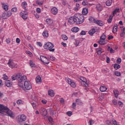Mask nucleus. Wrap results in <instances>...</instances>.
Here are the masks:
<instances>
[{"instance_id":"nucleus-5","label":"nucleus","mask_w":125,"mask_h":125,"mask_svg":"<svg viewBox=\"0 0 125 125\" xmlns=\"http://www.w3.org/2000/svg\"><path fill=\"white\" fill-rule=\"evenodd\" d=\"M22 84L24 88H22V89H23V90H25V89L27 90H30V89H32V84H31L30 82L26 81V80L22 83Z\"/></svg>"},{"instance_id":"nucleus-30","label":"nucleus","mask_w":125,"mask_h":125,"mask_svg":"<svg viewBox=\"0 0 125 125\" xmlns=\"http://www.w3.org/2000/svg\"><path fill=\"white\" fill-rule=\"evenodd\" d=\"M97 9L99 11H101L102 10V6L101 4H99L97 5Z\"/></svg>"},{"instance_id":"nucleus-11","label":"nucleus","mask_w":125,"mask_h":125,"mask_svg":"<svg viewBox=\"0 0 125 125\" xmlns=\"http://www.w3.org/2000/svg\"><path fill=\"white\" fill-rule=\"evenodd\" d=\"M40 111L41 113H42V116H45L46 115H47V111H46V109H45L44 108H41L40 109Z\"/></svg>"},{"instance_id":"nucleus-40","label":"nucleus","mask_w":125,"mask_h":125,"mask_svg":"<svg viewBox=\"0 0 125 125\" xmlns=\"http://www.w3.org/2000/svg\"><path fill=\"white\" fill-rule=\"evenodd\" d=\"M113 92L115 97H118V95H119V91H118V90H115L113 91Z\"/></svg>"},{"instance_id":"nucleus-38","label":"nucleus","mask_w":125,"mask_h":125,"mask_svg":"<svg viewBox=\"0 0 125 125\" xmlns=\"http://www.w3.org/2000/svg\"><path fill=\"white\" fill-rule=\"evenodd\" d=\"M105 4L107 6H110L112 4V1L110 0H107L105 2Z\"/></svg>"},{"instance_id":"nucleus-8","label":"nucleus","mask_w":125,"mask_h":125,"mask_svg":"<svg viewBox=\"0 0 125 125\" xmlns=\"http://www.w3.org/2000/svg\"><path fill=\"white\" fill-rule=\"evenodd\" d=\"M80 80L82 81L81 82V84L85 87H88V84L87 83L86 79L83 77H80Z\"/></svg>"},{"instance_id":"nucleus-63","label":"nucleus","mask_w":125,"mask_h":125,"mask_svg":"<svg viewBox=\"0 0 125 125\" xmlns=\"http://www.w3.org/2000/svg\"><path fill=\"white\" fill-rule=\"evenodd\" d=\"M80 35H86V33H85V31H82L80 33Z\"/></svg>"},{"instance_id":"nucleus-29","label":"nucleus","mask_w":125,"mask_h":125,"mask_svg":"<svg viewBox=\"0 0 125 125\" xmlns=\"http://www.w3.org/2000/svg\"><path fill=\"white\" fill-rule=\"evenodd\" d=\"M21 6L23 8V9H26V8L27 7V2H23L22 3Z\"/></svg>"},{"instance_id":"nucleus-31","label":"nucleus","mask_w":125,"mask_h":125,"mask_svg":"<svg viewBox=\"0 0 125 125\" xmlns=\"http://www.w3.org/2000/svg\"><path fill=\"white\" fill-rule=\"evenodd\" d=\"M74 22V17H70L68 19V23L70 24H73Z\"/></svg>"},{"instance_id":"nucleus-27","label":"nucleus","mask_w":125,"mask_h":125,"mask_svg":"<svg viewBox=\"0 0 125 125\" xmlns=\"http://www.w3.org/2000/svg\"><path fill=\"white\" fill-rule=\"evenodd\" d=\"M42 36L44 38H47L48 37V32L46 30H45L42 33Z\"/></svg>"},{"instance_id":"nucleus-43","label":"nucleus","mask_w":125,"mask_h":125,"mask_svg":"<svg viewBox=\"0 0 125 125\" xmlns=\"http://www.w3.org/2000/svg\"><path fill=\"white\" fill-rule=\"evenodd\" d=\"M106 38H107L106 37V35H105V34H103L102 35L101 37H100V39H101V40H106Z\"/></svg>"},{"instance_id":"nucleus-7","label":"nucleus","mask_w":125,"mask_h":125,"mask_svg":"<svg viewBox=\"0 0 125 125\" xmlns=\"http://www.w3.org/2000/svg\"><path fill=\"white\" fill-rule=\"evenodd\" d=\"M12 15L11 11H8V12H4L2 14V18L3 19H7L8 17H10Z\"/></svg>"},{"instance_id":"nucleus-26","label":"nucleus","mask_w":125,"mask_h":125,"mask_svg":"<svg viewBox=\"0 0 125 125\" xmlns=\"http://www.w3.org/2000/svg\"><path fill=\"white\" fill-rule=\"evenodd\" d=\"M97 52L98 55H101V54L102 53V52H103V51L102 50V48L99 47V48L97 49Z\"/></svg>"},{"instance_id":"nucleus-25","label":"nucleus","mask_w":125,"mask_h":125,"mask_svg":"<svg viewBox=\"0 0 125 125\" xmlns=\"http://www.w3.org/2000/svg\"><path fill=\"white\" fill-rule=\"evenodd\" d=\"M100 90L102 92H104L107 90V87L105 86H101L100 88Z\"/></svg>"},{"instance_id":"nucleus-33","label":"nucleus","mask_w":125,"mask_h":125,"mask_svg":"<svg viewBox=\"0 0 125 125\" xmlns=\"http://www.w3.org/2000/svg\"><path fill=\"white\" fill-rule=\"evenodd\" d=\"M89 20L90 21H91V22H92V23H95V21H96V20H95V18L92 17H90L89 18Z\"/></svg>"},{"instance_id":"nucleus-21","label":"nucleus","mask_w":125,"mask_h":125,"mask_svg":"<svg viewBox=\"0 0 125 125\" xmlns=\"http://www.w3.org/2000/svg\"><path fill=\"white\" fill-rule=\"evenodd\" d=\"M95 29L94 28H92L89 31L88 34L90 36H93L95 34Z\"/></svg>"},{"instance_id":"nucleus-53","label":"nucleus","mask_w":125,"mask_h":125,"mask_svg":"<svg viewBox=\"0 0 125 125\" xmlns=\"http://www.w3.org/2000/svg\"><path fill=\"white\" fill-rule=\"evenodd\" d=\"M105 124H106V125H112V122H111V121H110L109 120H106L105 121Z\"/></svg>"},{"instance_id":"nucleus-17","label":"nucleus","mask_w":125,"mask_h":125,"mask_svg":"<svg viewBox=\"0 0 125 125\" xmlns=\"http://www.w3.org/2000/svg\"><path fill=\"white\" fill-rule=\"evenodd\" d=\"M5 84L7 87H10L12 85V83L10 81L8 80L5 82Z\"/></svg>"},{"instance_id":"nucleus-13","label":"nucleus","mask_w":125,"mask_h":125,"mask_svg":"<svg viewBox=\"0 0 125 125\" xmlns=\"http://www.w3.org/2000/svg\"><path fill=\"white\" fill-rule=\"evenodd\" d=\"M51 12L52 14H54V15H56V14H57V12H58V9L56 7H53L51 8Z\"/></svg>"},{"instance_id":"nucleus-36","label":"nucleus","mask_w":125,"mask_h":125,"mask_svg":"<svg viewBox=\"0 0 125 125\" xmlns=\"http://www.w3.org/2000/svg\"><path fill=\"white\" fill-rule=\"evenodd\" d=\"M42 82V78L40 76H37L36 77V83H41Z\"/></svg>"},{"instance_id":"nucleus-37","label":"nucleus","mask_w":125,"mask_h":125,"mask_svg":"<svg viewBox=\"0 0 125 125\" xmlns=\"http://www.w3.org/2000/svg\"><path fill=\"white\" fill-rule=\"evenodd\" d=\"M65 81L66 82L69 84H70V83H71V82H72L73 81V80H72V79L69 78H65Z\"/></svg>"},{"instance_id":"nucleus-24","label":"nucleus","mask_w":125,"mask_h":125,"mask_svg":"<svg viewBox=\"0 0 125 125\" xmlns=\"http://www.w3.org/2000/svg\"><path fill=\"white\" fill-rule=\"evenodd\" d=\"M118 31V25L114 24L113 27L112 32L114 33H117Z\"/></svg>"},{"instance_id":"nucleus-39","label":"nucleus","mask_w":125,"mask_h":125,"mask_svg":"<svg viewBox=\"0 0 125 125\" xmlns=\"http://www.w3.org/2000/svg\"><path fill=\"white\" fill-rule=\"evenodd\" d=\"M62 38L63 41H67L68 40V37L64 34L62 35Z\"/></svg>"},{"instance_id":"nucleus-60","label":"nucleus","mask_w":125,"mask_h":125,"mask_svg":"<svg viewBox=\"0 0 125 125\" xmlns=\"http://www.w3.org/2000/svg\"><path fill=\"white\" fill-rule=\"evenodd\" d=\"M36 3H37L38 5H42L43 4L42 1L40 2L39 1H36Z\"/></svg>"},{"instance_id":"nucleus-41","label":"nucleus","mask_w":125,"mask_h":125,"mask_svg":"<svg viewBox=\"0 0 125 125\" xmlns=\"http://www.w3.org/2000/svg\"><path fill=\"white\" fill-rule=\"evenodd\" d=\"M26 54H28V55H29V56H30V57H32L33 53L32 52H31L30 51H26Z\"/></svg>"},{"instance_id":"nucleus-64","label":"nucleus","mask_w":125,"mask_h":125,"mask_svg":"<svg viewBox=\"0 0 125 125\" xmlns=\"http://www.w3.org/2000/svg\"><path fill=\"white\" fill-rule=\"evenodd\" d=\"M16 42L17 43H20V42H21V41L20 40V39L17 38Z\"/></svg>"},{"instance_id":"nucleus-2","label":"nucleus","mask_w":125,"mask_h":125,"mask_svg":"<svg viewBox=\"0 0 125 125\" xmlns=\"http://www.w3.org/2000/svg\"><path fill=\"white\" fill-rule=\"evenodd\" d=\"M11 79L13 81H15V80H17L19 82L18 85L21 88L24 89V86H23V83L24 81L27 80V77L26 76H22L21 73H18L16 76H12Z\"/></svg>"},{"instance_id":"nucleus-34","label":"nucleus","mask_w":125,"mask_h":125,"mask_svg":"<svg viewBox=\"0 0 125 125\" xmlns=\"http://www.w3.org/2000/svg\"><path fill=\"white\" fill-rule=\"evenodd\" d=\"M112 20H113V16L110 15L109 18L107 19V22L110 23L112 22Z\"/></svg>"},{"instance_id":"nucleus-47","label":"nucleus","mask_w":125,"mask_h":125,"mask_svg":"<svg viewBox=\"0 0 125 125\" xmlns=\"http://www.w3.org/2000/svg\"><path fill=\"white\" fill-rule=\"evenodd\" d=\"M116 62L118 64H121L122 62V59H121V58H118Z\"/></svg>"},{"instance_id":"nucleus-1","label":"nucleus","mask_w":125,"mask_h":125,"mask_svg":"<svg viewBox=\"0 0 125 125\" xmlns=\"http://www.w3.org/2000/svg\"><path fill=\"white\" fill-rule=\"evenodd\" d=\"M0 113H1L0 116H2L3 117L5 116L6 114L10 118H14L15 117L13 112L8 107L4 106L3 104H0Z\"/></svg>"},{"instance_id":"nucleus-54","label":"nucleus","mask_w":125,"mask_h":125,"mask_svg":"<svg viewBox=\"0 0 125 125\" xmlns=\"http://www.w3.org/2000/svg\"><path fill=\"white\" fill-rule=\"evenodd\" d=\"M48 121L50 123H52V122H53V119L51 116L48 117Z\"/></svg>"},{"instance_id":"nucleus-58","label":"nucleus","mask_w":125,"mask_h":125,"mask_svg":"<svg viewBox=\"0 0 125 125\" xmlns=\"http://www.w3.org/2000/svg\"><path fill=\"white\" fill-rule=\"evenodd\" d=\"M36 11L37 13H41V8L39 7H38L36 9Z\"/></svg>"},{"instance_id":"nucleus-22","label":"nucleus","mask_w":125,"mask_h":125,"mask_svg":"<svg viewBox=\"0 0 125 125\" xmlns=\"http://www.w3.org/2000/svg\"><path fill=\"white\" fill-rule=\"evenodd\" d=\"M98 43H99V44H101V45H103L104 44H106L107 43V42H105V40L102 39L99 41H98Z\"/></svg>"},{"instance_id":"nucleus-6","label":"nucleus","mask_w":125,"mask_h":125,"mask_svg":"<svg viewBox=\"0 0 125 125\" xmlns=\"http://www.w3.org/2000/svg\"><path fill=\"white\" fill-rule=\"evenodd\" d=\"M26 119L27 117L24 114L19 115L17 118V122L18 123H22V122H25Z\"/></svg>"},{"instance_id":"nucleus-61","label":"nucleus","mask_w":125,"mask_h":125,"mask_svg":"<svg viewBox=\"0 0 125 125\" xmlns=\"http://www.w3.org/2000/svg\"><path fill=\"white\" fill-rule=\"evenodd\" d=\"M6 42H7L8 44L10 43V38H7V39H6Z\"/></svg>"},{"instance_id":"nucleus-14","label":"nucleus","mask_w":125,"mask_h":125,"mask_svg":"<svg viewBox=\"0 0 125 125\" xmlns=\"http://www.w3.org/2000/svg\"><path fill=\"white\" fill-rule=\"evenodd\" d=\"M95 24H97L99 26H101L102 27L104 25V23H103V21H102L101 20H96V21H95Z\"/></svg>"},{"instance_id":"nucleus-45","label":"nucleus","mask_w":125,"mask_h":125,"mask_svg":"<svg viewBox=\"0 0 125 125\" xmlns=\"http://www.w3.org/2000/svg\"><path fill=\"white\" fill-rule=\"evenodd\" d=\"M30 65L32 67L35 66V63H34V62H33V61H32V60L30 61Z\"/></svg>"},{"instance_id":"nucleus-23","label":"nucleus","mask_w":125,"mask_h":125,"mask_svg":"<svg viewBox=\"0 0 125 125\" xmlns=\"http://www.w3.org/2000/svg\"><path fill=\"white\" fill-rule=\"evenodd\" d=\"M71 31L74 33H78V32L80 31V28H79L78 27H74L71 29Z\"/></svg>"},{"instance_id":"nucleus-44","label":"nucleus","mask_w":125,"mask_h":125,"mask_svg":"<svg viewBox=\"0 0 125 125\" xmlns=\"http://www.w3.org/2000/svg\"><path fill=\"white\" fill-rule=\"evenodd\" d=\"M119 11H120V9L119 8L116 9L113 12V15H115V14H117V12H119Z\"/></svg>"},{"instance_id":"nucleus-15","label":"nucleus","mask_w":125,"mask_h":125,"mask_svg":"<svg viewBox=\"0 0 125 125\" xmlns=\"http://www.w3.org/2000/svg\"><path fill=\"white\" fill-rule=\"evenodd\" d=\"M31 104L34 109H37L38 106H39V102H33L31 103Z\"/></svg>"},{"instance_id":"nucleus-52","label":"nucleus","mask_w":125,"mask_h":125,"mask_svg":"<svg viewBox=\"0 0 125 125\" xmlns=\"http://www.w3.org/2000/svg\"><path fill=\"white\" fill-rule=\"evenodd\" d=\"M112 102L114 105H115V106H117V105H118V102H117L116 100H113Z\"/></svg>"},{"instance_id":"nucleus-51","label":"nucleus","mask_w":125,"mask_h":125,"mask_svg":"<svg viewBox=\"0 0 125 125\" xmlns=\"http://www.w3.org/2000/svg\"><path fill=\"white\" fill-rule=\"evenodd\" d=\"M115 76H117V77H120L121 76V72L116 71L115 72Z\"/></svg>"},{"instance_id":"nucleus-55","label":"nucleus","mask_w":125,"mask_h":125,"mask_svg":"<svg viewBox=\"0 0 125 125\" xmlns=\"http://www.w3.org/2000/svg\"><path fill=\"white\" fill-rule=\"evenodd\" d=\"M94 120H92L91 119L89 121V124L90 125H92V124H94Z\"/></svg>"},{"instance_id":"nucleus-35","label":"nucleus","mask_w":125,"mask_h":125,"mask_svg":"<svg viewBox=\"0 0 125 125\" xmlns=\"http://www.w3.org/2000/svg\"><path fill=\"white\" fill-rule=\"evenodd\" d=\"M70 85L72 87H73L74 88L76 86V83L73 81L70 83Z\"/></svg>"},{"instance_id":"nucleus-50","label":"nucleus","mask_w":125,"mask_h":125,"mask_svg":"<svg viewBox=\"0 0 125 125\" xmlns=\"http://www.w3.org/2000/svg\"><path fill=\"white\" fill-rule=\"evenodd\" d=\"M17 104H18V105H21V104H23V103H22V100H18L17 101Z\"/></svg>"},{"instance_id":"nucleus-28","label":"nucleus","mask_w":125,"mask_h":125,"mask_svg":"<svg viewBox=\"0 0 125 125\" xmlns=\"http://www.w3.org/2000/svg\"><path fill=\"white\" fill-rule=\"evenodd\" d=\"M114 68L115 69V70H118L121 68V65L118 63H115L114 64Z\"/></svg>"},{"instance_id":"nucleus-59","label":"nucleus","mask_w":125,"mask_h":125,"mask_svg":"<svg viewBox=\"0 0 125 125\" xmlns=\"http://www.w3.org/2000/svg\"><path fill=\"white\" fill-rule=\"evenodd\" d=\"M3 80H8V77L5 74L3 75Z\"/></svg>"},{"instance_id":"nucleus-4","label":"nucleus","mask_w":125,"mask_h":125,"mask_svg":"<svg viewBox=\"0 0 125 125\" xmlns=\"http://www.w3.org/2000/svg\"><path fill=\"white\" fill-rule=\"evenodd\" d=\"M43 47L44 49H47L51 52H54V51L55 50V49L53 48V47H54V45L50 42H48L44 44Z\"/></svg>"},{"instance_id":"nucleus-9","label":"nucleus","mask_w":125,"mask_h":125,"mask_svg":"<svg viewBox=\"0 0 125 125\" xmlns=\"http://www.w3.org/2000/svg\"><path fill=\"white\" fill-rule=\"evenodd\" d=\"M40 60H41L42 62L44 64H48L49 63V60L46 57H44L43 56H40Z\"/></svg>"},{"instance_id":"nucleus-46","label":"nucleus","mask_w":125,"mask_h":125,"mask_svg":"<svg viewBox=\"0 0 125 125\" xmlns=\"http://www.w3.org/2000/svg\"><path fill=\"white\" fill-rule=\"evenodd\" d=\"M46 22L47 24H51V22H52V21L50 19H47L46 20Z\"/></svg>"},{"instance_id":"nucleus-12","label":"nucleus","mask_w":125,"mask_h":125,"mask_svg":"<svg viewBox=\"0 0 125 125\" xmlns=\"http://www.w3.org/2000/svg\"><path fill=\"white\" fill-rule=\"evenodd\" d=\"M8 65H9V67L10 68H12V69H13V68L16 67L15 64L13 62L11 61L10 60H9V62L8 63Z\"/></svg>"},{"instance_id":"nucleus-32","label":"nucleus","mask_w":125,"mask_h":125,"mask_svg":"<svg viewBox=\"0 0 125 125\" xmlns=\"http://www.w3.org/2000/svg\"><path fill=\"white\" fill-rule=\"evenodd\" d=\"M76 102L77 104H78V105H82V104H83V102H82V101L79 99H77L76 100Z\"/></svg>"},{"instance_id":"nucleus-10","label":"nucleus","mask_w":125,"mask_h":125,"mask_svg":"<svg viewBox=\"0 0 125 125\" xmlns=\"http://www.w3.org/2000/svg\"><path fill=\"white\" fill-rule=\"evenodd\" d=\"M30 98L32 101H34V102H38L39 100L38 99V98L37 96H36V95L35 94H33L31 95Z\"/></svg>"},{"instance_id":"nucleus-48","label":"nucleus","mask_w":125,"mask_h":125,"mask_svg":"<svg viewBox=\"0 0 125 125\" xmlns=\"http://www.w3.org/2000/svg\"><path fill=\"white\" fill-rule=\"evenodd\" d=\"M21 13H22L23 14H28V10L25 8L24 9V10L21 12Z\"/></svg>"},{"instance_id":"nucleus-57","label":"nucleus","mask_w":125,"mask_h":125,"mask_svg":"<svg viewBox=\"0 0 125 125\" xmlns=\"http://www.w3.org/2000/svg\"><path fill=\"white\" fill-rule=\"evenodd\" d=\"M48 59H50V60H51L52 61H54L55 60V58L53 57L50 56V57H48Z\"/></svg>"},{"instance_id":"nucleus-20","label":"nucleus","mask_w":125,"mask_h":125,"mask_svg":"<svg viewBox=\"0 0 125 125\" xmlns=\"http://www.w3.org/2000/svg\"><path fill=\"white\" fill-rule=\"evenodd\" d=\"M87 13H88V9H87V8H83L82 11V15H86Z\"/></svg>"},{"instance_id":"nucleus-18","label":"nucleus","mask_w":125,"mask_h":125,"mask_svg":"<svg viewBox=\"0 0 125 125\" xmlns=\"http://www.w3.org/2000/svg\"><path fill=\"white\" fill-rule=\"evenodd\" d=\"M48 95L49 96H50L51 97H53L54 96V91L53 90H49L48 91Z\"/></svg>"},{"instance_id":"nucleus-16","label":"nucleus","mask_w":125,"mask_h":125,"mask_svg":"<svg viewBox=\"0 0 125 125\" xmlns=\"http://www.w3.org/2000/svg\"><path fill=\"white\" fill-rule=\"evenodd\" d=\"M1 4L4 10H5V11L8 10V6L7 5V4H5V3L2 2V3H1Z\"/></svg>"},{"instance_id":"nucleus-3","label":"nucleus","mask_w":125,"mask_h":125,"mask_svg":"<svg viewBox=\"0 0 125 125\" xmlns=\"http://www.w3.org/2000/svg\"><path fill=\"white\" fill-rule=\"evenodd\" d=\"M74 22L78 25L83 24L84 21L83 15L81 14H76L74 16Z\"/></svg>"},{"instance_id":"nucleus-62","label":"nucleus","mask_w":125,"mask_h":125,"mask_svg":"<svg viewBox=\"0 0 125 125\" xmlns=\"http://www.w3.org/2000/svg\"><path fill=\"white\" fill-rule=\"evenodd\" d=\"M66 114L69 116V117H71L72 116V112L71 111H68L66 112Z\"/></svg>"},{"instance_id":"nucleus-19","label":"nucleus","mask_w":125,"mask_h":125,"mask_svg":"<svg viewBox=\"0 0 125 125\" xmlns=\"http://www.w3.org/2000/svg\"><path fill=\"white\" fill-rule=\"evenodd\" d=\"M27 14H23V13H20V15L24 19V20H26L27 18H28Z\"/></svg>"},{"instance_id":"nucleus-42","label":"nucleus","mask_w":125,"mask_h":125,"mask_svg":"<svg viewBox=\"0 0 125 125\" xmlns=\"http://www.w3.org/2000/svg\"><path fill=\"white\" fill-rule=\"evenodd\" d=\"M108 50H110V53H114L115 52V50L112 48H110V46L108 47Z\"/></svg>"},{"instance_id":"nucleus-56","label":"nucleus","mask_w":125,"mask_h":125,"mask_svg":"<svg viewBox=\"0 0 125 125\" xmlns=\"http://www.w3.org/2000/svg\"><path fill=\"white\" fill-rule=\"evenodd\" d=\"M11 10L13 12H17V8L14 7L11 9Z\"/></svg>"},{"instance_id":"nucleus-49","label":"nucleus","mask_w":125,"mask_h":125,"mask_svg":"<svg viewBox=\"0 0 125 125\" xmlns=\"http://www.w3.org/2000/svg\"><path fill=\"white\" fill-rule=\"evenodd\" d=\"M111 122H112V125H118L117 124V121L114 119H112Z\"/></svg>"}]
</instances>
